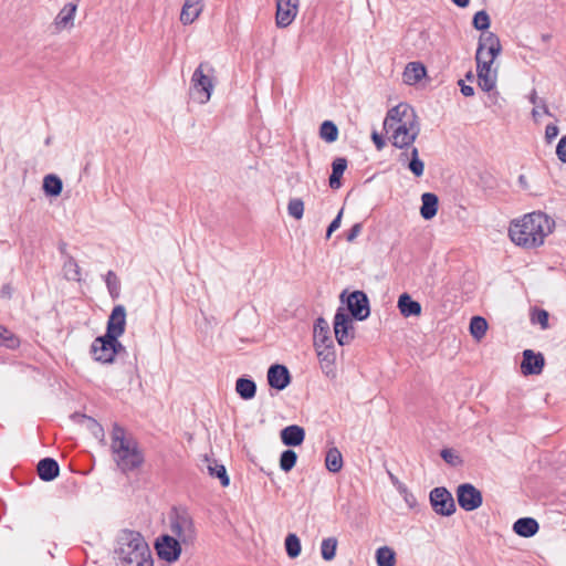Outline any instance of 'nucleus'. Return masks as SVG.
Returning <instances> with one entry per match:
<instances>
[{
  "instance_id": "f257e3e1",
  "label": "nucleus",
  "mask_w": 566,
  "mask_h": 566,
  "mask_svg": "<svg viewBox=\"0 0 566 566\" xmlns=\"http://www.w3.org/2000/svg\"><path fill=\"white\" fill-rule=\"evenodd\" d=\"M384 129L389 135L392 146L399 149L408 148L420 134L419 117L409 104L399 103L387 112Z\"/></svg>"
},
{
  "instance_id": "f03ea898",
  "label": "nucleus",
  "mask_w": 566,
  "mask_h": 566,
  "mask_svg": "<svg viewBox=\"0 0 566 566\" xmlns=\"http://www.w3.org/2000/svg\"><path fill=\"white\" fill-rule=\"evenodd\" d=\"M554 227L555 221L546 213L531 212L511 222L509 235L516 245L534 249L544 244Z\"/></svg>"
},
{
  "instance_id": "7ed1b4c3",
  "label": "nucleus",
  "mask_w": 566,
  "mask_h": 566,
  "mask_svg": "<svg viewBox=\"0 0 566 566\" xmlns=\"http://www.w3.org/2000/svg\"><path fill=\"white\" fill-rule=\"evenodd\" d=\"M116 549L118 566H153L148 544L138 532L123 531Z\"/></svg>"
},
{
  "instance_id": "20e7f679",
  "label": "nucleus",
  "mask_w": 566,
  "mask_h": 566,
  "mask_svg": "<svg viewBox=\"0 0 566 566\" xmlns=\"http://www.w3.org/2000/svg\"><path fill=\"white\" fill-rule=\"evenodd\" d=\"M112 451L114 460L123 472H129L142 465L144 457L137 442L126 436L125 429L114 423L112 430Z\"/></svg>"
},
{
  "instance_id": "39448f33",
  "label": "nucleus",
  "mask_w": 566,
  "mask_h": 566,
  "mask_svg": "<svg viewBox=\"0 0 566 566\" xmlns=\"http://www.w3.org/2000/svg\"><path fill=\"white\" fill-rule=\"evenodd\" d=\"M213 69L200 64L193 72L191 78L190 96L199 104H206L211 96L213 90Z\"/></svg>"
},
{
  "instance_id": "423d86ee",
  "label": "nucleus",
  "mask_w": 566,
  "mask_h": 566,
  "mask_svg": "<svg viewBox=\"0 0 566 566\" xmlns=\"http://www.w3.org/2000/svg\"><path fill=\"white\" fill-rule=\"evenodd\" d=\"M120 350H124L122 343L117 338L116 342L107 338V334L95 338L91 346L95 360L104 364L113 363L115 355Z\"/></svg>"
},
{
  "instance_id": "0eeeda50",
  "label": "nucleus",
  "mask_w": 566,
  "mask_h": 566,
  "mask_svg": "<svg viewBox=\"0 0 566 566\" xmlns=\"http://www.w3.org/2000/svg\"><path fill=\"white\" fill-rule=\"evenodd\" d=\"M334 333L340 346L349 344L354 339V326L352 317L339 308L334 317Z\"/></svg>"
},
{
  "instance_id": "6e6552de",
  "label": "nucleus",
  "mask_w": 566,
  "mask_h": 566,
  "mask_svg": "<svg viewBox=\"0 0 566 566\" xmlns=\"http://www.w3.org/2000/svg\"><path fill=\"white\" fill-rule=\"evenodd\" d=\"M430 503L433 511L442 516H450L455 511L452 494L446 488H434L430 492Z\"/></svg>"
},
{
  "instance_id": "1a4fd4ad",
  "label": "nucleus",
  "mask_w": 566,
  "mask_h": 566,
  "mask_svg": "<svg viewBox=\"0 0 566 566\" xmlns=\"http://www.w3.org/2000/svg\"><path fill=\"white\" fill-rule=\"evenodd\" d=\"M319 366L325 376L336 377V353L333 342L314 345Z\"/></svg>"
},
{
  "instance_id": "9d476101",
  "label": "nucleus",
  "mask_w": 566,
  "mask_h": 566,
  "mask_svg": "<svg viewBox=\"0 0 566 566\" xmlns=\"http://www.w3.org/2000/svg\"><path fill=\"white\" fill-rule=\"evenodd\" d=\"M457 499L459 505L468 512L479 509L483 502L480 490L470 483H464L458 486Z\"/></svg>"
},
{
  "instance_id": "9b49d317",
  "label": "nucleus",
  "mask_w": 566,
  "mask_h": 566,
  "mask_svg": "<svg viewBox=\"0 0 566 566\" xmlns=\"http://www.w3.org/2000/svg\"><path fill=\"white\" fill-rule=\"evenodd\" d=\"M300 0H276L275 23L279 28H286L295 20Z\"/></svg>"
},
{
  "instance_id": "f8f14e48",
  "label": "nucleus",
  "mask_w": 566,
  "mask_h": 566,
  "mask_svg": "<svg viewBox=\"0 0 566 566\" xmlns=\"http://www.w3.org/2000/svg\"><path fill=\"white\" fill-rule=\"evenodd\" d=\"M126 326V310L124 305H116L107 322L106 334L107 338L116 342L119 336H122L125 332Z\"/></svg>"
},
{
  "instance_id": "ddd939ff",
  "label": "nucleus",
  "mask_w": 566,
  "mask_h": 566,
  "mask_svg": "<svg viewBox=\"0 0 566 566\" xmlns=\"http://www.w3.org/2000/svg\"><path fill=\"white\" fill-rule=\"evenodd\" d=\"M347 307L352 316L358 321L366 319L370 314L368 298L361 291H355L348 295Z\"/></svg>"
},
{
  "instance_id": "4468645a",
  "label": "nucleus",
  "mask_w": 566,
  "mask_h": 566,
  "mask_svg": "<svg viewBox=\"0 0 566 566\" xmlns=\"http://www.w3.org/2000/svg\"><path fill=\"white\" fill-rule=\"evenodd\" d=\"M478 72V84L481 90L491 92L495 88L497 80V69L494 66V62H481L476 63Z\"/></svg>"
},
{
  "instance_id": "2eb2a0df",
  "label": "nucleus",
  "mask_w": 566,
  "mask_h": 566,
  "mask_svg": "<svg viewBox=\"0 0 566 566\" xmlns=\"http://www.w3.org/2000/svg\"><path fill=\"white\" fill-rule=\"evenodd\" d=\"M197 532L191 516L187 512L179 511V555L181 546L193 545Z\"/></svg>"
},
{
  "instance_id": "dca6fc26",
  "label": "nucleus",
  "mask_w": 566,
  "mask_h": 566,
  "mask_svg": "<svg viewBox=\"0 0 566 566\" xmlns=\"http://www.w3.org/2000/svg\"><path fill=\"white\" fill-rule=\"evenodd\" d=\"M545 359L541 353L536 354L532 349H525L523 352V360L521 364L523 375H539L543 371Z\"/></svg>"
},
{
  "instance_id": "f3484780",
  "label": "nucleus",
  "mask_w": 566,
  "mask_h": 566,
  "mask_svg": "<svg viewBox=\"0 0 566 566\" xmlns=\"http://www.w3.org/2000/svg\"><path fill=\"white\" fill-rule=\"evenodd\" d=\"M157 555L169 563L177 559V538L170 535H161L155 543Z\"/></svg>"
},
{
  "instance_id": "a211bd4d",
  "label": "nucleus",
  "mask_w": 566,
  "mask_h": 566,
  "mask_svg": "<svg viewBox=\"0 0 566 566\" xmlns=\"http://www.w3.org/2000/svg\"><path fill=\"white\" fill-rule=\"evenodd\" d=\"M268 381L276 390L285 389L291 382L289 369L283 365L271 366L268 370Z\"/></svg>"
},
{
  "instance_id": "6ab92c4d",
  "label": "nucleus",
  "mask_w": 566,
  "mask_h": 566,
  "mask_svg": "<svg viewBox=\"0 0 566 566\" xmlns=\"http://www.w3.org/2000/svg\"><path fill=\"white\" fill-rule=\"evenodd\" d=\"M201 468L206 469L211 478H217L220 484L226 488L230 484V479L227 473L226 467L220 464L217 460L205 455L201 460Z\"/></svg>"
},
{
  "instance_id": "aec40b11",
  "label": "nucleus",
  "mask_w": 566,
  "mask_h": 566,
  "mask_svg": "<svg viewBox=\"0 0 566 566\" xmlns=\"http://www.w3.org/2000/svg\"><path fill=\"white\" fill-rule=\"evenodd\" d=\"M203 10L202 0H185L179 20L184 24H191L195 22Z\"/></svg>"
},
{
  "instance_id": "412c9836",
  "label": "nucleus",
  "mask_w": 566,
  "mask_h": 566,
  "mask_svg": "<svg viewBox=\"0 0 566 566\" xmlns=\"http://www.w3.org/2000/svg\"><path fill=\"white\" fill-rule=\"evenodd\" d=\"M77 10V4L74 2L66 3L57 13L54 19L55 29L61 31L72 28L74 24V17Z\"/></svg>"
},
{
  "instance_id": "4be33fe9",
  "label": "nucleus",
  "mask_w": 566,
  "mask_h": 566,
  "mask_svg": "<svg viewBox=\"0 0 566 566\" xmlns=\"http://www.w3.org/2000/svg\"><path fill=\"white\" fill-rule=\"evenodd\" d=\"M305 439V431L297 424L285 427L281 431V440L287 447H297L303 443Z\"/></svg>"
},
{
  "instance_id": "5701e85b",
  "label": "nucleus",
  "mask_w": 566,
  "mask_h": 566,
  "mask_svg": "<svg viewBox=\"0 0 566 566\" xmlns=\"http://www.w3.org/2000/svg\"><path fill=\"white\" fill-rule=\"evenodd\" d=\"M36 472L42 481L50 482L60 473L59 463L52 458H44L39 461Z\"/></svg>"
},
{
  "instance_id": "b1692460",
  "label": "nucleus",
  "mask_w": 566,
  "mask_h": 566,
  "mask_svg": "<svg viewBox=\"0 0 566 566\" xmlns=\"http://www.w3.org/2000/svg\"><path fill=\"white\" fill-rule=\"evenodd\" d=\"M399 160L402 164L408 161V168L416 177H421L423 175L424 164L419 158V151L416 147H412L409 153L406 151L400 154Z\"/></svg>"
},
{
  "instance_id": "393cba45",
  "label": "nucleus",
  "mask_w": 566,
  "mask_h": 566,
  "mask_svg": "<svg viewBox=\"0 0 566 566\" xmlns=\"http://www.w3.org/2000/svg\"><path fill=\"white\" fill-rule=\"evenodd\" d=\"M539 530L537 521L533 517H522L514 522L513 531L522 537H532Z\"/></svg>"
},
{
  "instance_id": "a878e982",
  "label": "nucleus",
  "mask_w": 566,
  "mask_h": 566,
  "mask_svg": "<svg viewBox=\"0 0 566 566\" xmlns=\"http://www.w3.org/2000/svg\"><path fill=\"white\" fill-rule=\"evenodd\" d=\"M426 67L420 62H410L406 65L405 71L402 73L403 83L408 85H415L421 78L426 76Z\"/></svg>"
},
{
  "instance_id": "bb28decb",
  "label": "nucleus",
  "mask_w": 566,
  "mask_h": 566,
  "mask_svg": "<svg viewBox=\"0 0 566 566\" xmlns=\"http://www.w3.org/2000/svg\"><path fill=\"white\" fill-rule=\"evenodd\" d=\"M439 199L432 192H424L421 196L420 214L424 220L432 219L438 212Z\"/></svg>"
},
{
  "instance_id": "cd10ccee",
  "label": "nucleus",
  "mask_w": 566,
  "mask_h": 566,
  "mask_svg": "<svg viewBox=\"0 0 566 566\" xmlns=\"http://www.w3.org/2000/svg\"><path fill=\"white\" fill-rule=\"evenodd\" d=\"M398 308L402 316H419L421 314V305L413 301L409 294L403 293L398 298Z\"/></svg>"
},
{
  "instance_id": "c85d7f7f",
  "label": "nucleus",
  "mask_w": 566,
  "mask_h": 566,
  "mask_svg": "<svg viewBox=\"0 0 566 566\" xmlns=\"http://www.w3.org/2000/svg\"><path fill=\"white\" fill-rule=\"evenodd\" d=\"M478 50H483L491 54L500 55L502 45L499 36L493 32L482 33L479 39Z\"/></svg>"
},
{
  "instance_id": "c756f323",
  "label": "nucleus",
  "mask_w": 566,
  "mask_h": 566,
  "mask_svg": "<svg viewBox=\"0 0 566 566\" xmlns=\"http://www.w3.org/2000/svg\"><path fill=\"white\" fill-rule=\"evenodd\" d=\"M333 342L329 336V326L327 321L318 317L314 325V345Z\"/></svg>"
},
{
  "instance_id": "7c9ffc66",
  "label": "nucleus",
  "mask_w": 566,
  "mask_h": 566,
  "mask_svg": "<svg viewBox=\"0 0 566 566\" xmlns=\"http://www.w3.org/2000/svg\"><path fill=\"white\" fill-rule=\"evenodd\" d=\"M235 391L242 399L250 400L255 396L256 385L251 379L239 378L235 382Z\"/></svg>"
},
{
  "instance_id": "2f4dec72",
  "label": "nucleus",
  "mask_w": 566,
  "mask_h": 566,
  "mask_svg": "<svg viewBox=\"0 0 566 566\" xmlns=\"http://www.w3.org/2000/svg\"><path fill=\"white\" fill-rule=\"evenodd\" d=\"M326 469L332 473H337L343 468V455L337 448L328 449L325 457Z\"/></svg>"
},
{
  "instance_id": "473e14b6",
  "label": "nucleus",
  "mask_w": 566,
  "mask_h": 566,
  "mask_svg": "<svg viewBox=\"0 0 566 566\" xmlns=\"http://www.w3.org/2000/svg\"><path fill=\"white\" fill-rule=\"evenodd\" d=\"M21 345V340L18 335L0 324V347L7 349H17Z\"/></svg>"
},
{
  "instance_id": "72a5a7b5",
  "label": "nucleus",
  "mask_w": 566,
  "mask_h": 566,
  "mask_svg": "<svg viewBox=\"0 0 566 566\" xmlns=\"http://www.w3.org/2000/svg\"><path fill=\"white\" fill-rule=\"evenodd\" d=\"M376 563L377 566H395L396 565V553L389 546H381L376 551Z\"/></svg>"
},
{
  "instance_id": "f704fd0d",
  "label": "nucleus",
  "mask_w": 566,
  "mask_h": 566,
  "mask_svg": "<svg viewBox=\"0 0 566 566\" xmlns=\"http://www.w3.org/2000/svg\"><path fill=\"white\" fill-rule=\"evenodd\" d=\"M332 166H333V171L329 177V186L333 189H337L340 187V177L343 176V174L347 167V161L345 158H336L333 161Z\"/></svg>"
},
{
  "instance_id": "c9c22d12",
  "label": "nucleus",
  "mask_w": 566,
  "mask_h": 566,
  "mask_svg": "<svg viewBox=\"0 0 566 566\" xmlns=\"http://www.w3.org/2000/svg\"><path fill=\"white\" fill-rule=\"evenodd\" d=\"M488 331V322L482 316H473L470 322V334L476 340L480 342L484 338Z\"/></svg>"
},
{
  "instance_id": "e433bc0d",
  "label": "nucleus",
  "mask_w": 566,
  "mask_h": 566,
  "mask_svg": "<svg viewBox=\"0 0 566 566\" xmlns=\"http://www.w3.org/2000/svg\"><path fill=\"white\" fill-rule=\"evenodd\" d=\"M62 180L55 175H48L43 179V190L48 196L56 197L62 192Z\"/></svg>"
},
{
  "instance_id": "4c0bfd02",
  "label": "nucleus",
  "mask_w": 566,
  "mask_h": 566,
  "mask_svg": "<svg viewBox=\"0 0 566 566\" xmlns=\"http://www.w3.org/2000/svg\"><path fill=\"white\" fill-rule=\"evenodd\" d=\"M63 271L67 280L81 281V268L72 255H67V259L64 260Z\"/></svg>"
},
{
  "instance_id": "58836bf2",
  "label": "nucleus",
  "mask_w": 566,
  "mask_h": 566,
  "mask_svg": "<svg viewBox=\"0 0 566 566\" xmlns=\"http://www.w3.org/2000/svg\"><path fill=\"white\" fill-rule=\"evenodd\" d=\"M337 544L338 542L335 537H327L322 541L321 555L323 559L329 562L335 558Z\"/></svg>"
},
{
  "instance_id": "ea45409f",
  "label": "nucleus",
  "mask_w": 566,
  "mask_h": 566,
  "mask_svg": "<svg viewBox=\"0 0 566 566\" xmlns=\"http://www.w3.org/2000/svg\"><path fill=\"white\" fill-rule=\"evenodd\" d=\"M319 136L327 143H334L338 137V128L333 122L325 120L321 125Z\"/></svg>"
},
{
  "instance_id": "a19ab883",
  "label": "nucleus",
  "mask_w": 566,
  "mask_h": 566,
  "mask_svg": "<svg viewBox=\"0 0 566 566\" xmlns=\"http://www.w3.org/2000/svg\"><path fill=\"white\" fill-rule=\"evenodd\" d=\"M285 549L287 556L291 558L300 556L302 546L300 538L295 534L291 533L285 537Z\"/></svg>"
},
{
  "instance_id": "79ce46f5",
  "label": "nucleus",
  "mask_w": 566,
  "mask_h": 566,
  "mask_svg": "<svg viewBox=\"0 0 566 566\" xmlns=\"http://www.w3.org/2000/svg\"><path fill=\"white\" fill-rule=\"evenodd\" d=\"M105 283L108 290V293L113 300L119 297L120 294V282L114 271H108L105 276Z\"/></svg>"
},
{
  "instance_id": "37998d69",
  "label": "nucleus",
  "mask_w": 566,
  "mask_h": 566,
  "mask_svg": "<svg viewBox=\"0 0 566 566\" xmlns=\"http://www.w3.org/2000/svg\"><path fill=\"white\" fill-rule=\"evenodd\" d=\"M296 460H297V454L295 453V451L290 450V449L285 450L282 452L281 458H280V468L284 472H289L294 468Z\"/></svg>"
},
{
  "instance_id": "c03bdc74",
  "label": "nucleus",
  "mask_w": 566,
  "mask_h": 566,
  "mask_svg": "<svg viewBox=\"0 0 566 566\" xmlns=\"http://www.w3.org/2000/svg\"><path fill=\"white\" fill-rule=\"evenodd\" d=\"M472 24L476 30H480V31L488 30L490 28V17L486 13V11H484V10L478 11L473 17Z\"/></svg>"
},
{
  "instance_id": "a18cd8bd",
  "label": "nucleus",
  "mask_w": 566,
  "mask_h": 566,
  "mask_svg": "<svg viewBox=\"0 0 566 566\" xmlns=\"http://www.w3.org/2000/svg\"><path fill=\"white\" fill-rule=\"evenodd\" d=\"M289 214L296 220L302 219L304 213V202L301 199L294 198L287 205Z\"/></svg>"
},
{
  "instance_id": "49530a36",
  "label": "nucleus",
  "mask_w": 566,
  "mask_h": 566,
  "mask_svg": "<svg viewBox=\"0 0 566 566\" xmlns=\"http://www.w3.org/2000/svg\"><path fill=\"white\" fill-rule=\"evenodd\" d=\"M81 417L87 422V428L91 430L95 438H104V429L95 419L85 415H82Z\"/></svg>"
},
{
  "instance_id": "de8ad7c7",
  "label": "nucleus",
  "mask_w": 566,
  "mask_h": 566,
  "mask_svg": "<svg viewBox=\"0 0 566 566\" xmlns=\"http://www.w3.org/2000/svg\"><path fill=\"white\" fill-rule=\"evenodd\" d=\"M441 458L450 465L458 467L462 463L460 455L452 449H443Z\"/></svg>"
},
{
  "instance_id": "09e8293b",
  "label": "nucleus",
  "mask_w": 566,
  "mask_h": 566,
  "mask_svg": "<svg viewBox=\"0 0 566 566\" xmlns=\"http://www.w3.org/2000/svg\"><path fill=\"white\" fill-rule=\"evenodd\" d=\"M532 321L539 324L543 329L548 328V313L544 310L535 312L532 316Z\"/></svg>"
},
{
  "instance_id": "8fccbe9b",
  "label": "nucleus",
  "mask_w": 566,
  "mask_h": 566,
  "mask_svg": "<svg viewBox=\"0 0 566 566\" xmlns=\"http://www.w3.org/2000/svg\"><path fill=\"white\" fill-rule=\"evenodd\" d=\"M530 102L534 105V106H537V105H541L542 107V111L545 115H548V116H552L549 109H548V106L546 105V102L543 99V98H539L537 96V93L535 90H533L530 94Z\"/></svg>"
},
{
  "instance_id": "3c124183",
  "label": "nucleus",
  "mask_w": 566,
  "mask_h": 566,
  "mask_svg": "<svg viewBox=\"0 0 566 566\" xmlns=\"http://www.w3.org/2000/svg\"><path fill=\"white\" fill-rule=\"evenodd\" d=\"M556 156L562 163L566 164V134L559 139L556 146Z\"/></svg>"
},
{
  "instance_id": "603ef678",
  "label": "nucleus",
  "mask_w": 566,
  "mask_h": 566,
  "mask_svg": "<svg viewBox=\"0 0 566 566\" xmlns=\"http://www.w3.org/2000/svg\"><path fill=\"white\" fill-rule=\"evenodd\" d=\"M499 56V54H491L486 51H483V50H476V54H475V60H476V63H481V62H495V59Z\"/></svg>"
},
{
  "instance_id": "864d4df0",
  "label": "nucleus",
  "mask_w": 566,
  "mask_h": 566,
  "mask_svg": "<svg viewBox=\"0 0 566 566\" xmlns=\"http://www.w3.org/2000/svg\"><path fill=\"white\" fill-rule=\"evenodd\" d=\"M559 134V129L555 124H548L545 128V139L551 144Z\"/></svg>"
},
{
  "instance_id": "5fc2aeb1",
  "label": "nucleus",
  "mask_w": 566,
  "mask_h": 566,
  "mask_svg": "<svg viewBox=\"0 0 566 566\" xmlns=\"http://www.w3.org/2000/svg\"><path fill=\"white\" fill-rule=\"evenodd\" d=\"M342 216H343V209L338 212L336 218L331 222V224L327 228L326 237L329 238L334 231H336L340 227L342 222Z\"/></svg>"
},
{
  "instance_id": "6e6d98bb",
  "label": "nucleus",
  "mask_w": 566,
  "mask_h": 566,
  "mask_svg": "<svg viewBox=\"0 0 566 566\" xmlns=\"http://www.w3.org/2000/svg\"><path fill=\"white\" fill-rule=\"evenodd\" d=\"M361 230H363L361 223H355L347 233V237H346L347 241L353 242L360 234Z\"/></svg>"
},
{
  "instance_id": "4d7b16f0",
  "label": "nucleus",
  "mask_w": 566,
  "mask_h": 566,
  "mask_svg": "<svg viewBox=\"0 0 566 566\" xmlns=\"http://www.w3.org/2000/svg\"><path fill=\"white\" fill-rule=\"evenodd\" d=\"M13 287L10 283H6L2 285L1 290H0V296L1 298H4V300H10L13 295Z\"/></svg>"
},
{
  "instance_id": "13d9d810",
  "label": "nucleus",
  "mask_w": 566,
  "mask_h": 566,
  "mask_svg": "<svg viewBox=\"0 0 566 566\" xmlns=\"http://www.w3.org/2000/svg\"><path fill=\"white\" fill-rule=\"evenodd\" d=\"M371 139L376 146V148L378 150L382 149L385 147V140L384 138L377 133V132H374L371 134Z\"/></svg>"
},
{
  "instance_id": "bf43d9fd",
  "label": "nucleus",
  "mask_w": 566,
  "mask_h": 566,
  "mask_svg": "<svg viewBox=\"0 0 566 566\" xmlns=\"http://www.w3.org/2000/svg\"><path fill=\"white\" fill-rule=\"evenodd\" d=\"M459 85L461 86V93L464 95V96H472L474 94V90L472 86L470 85H465L463 83V81H460L459 82Z\"/></svg>"
},
{
  "instance_id": "052dcab7",
  "label": "nucleus",
  "mask_w": 566,
  "mask_h": 566,
  "mask_svg": "<svg viewBox=\"0 0 566 566\" xmlns=\"http://www.w3.org/2000/svg\"><path fill=\"white\" fill-rule=\"evenodd\" d=\"M171 515H170V527L172 532L177 531V509L174 506L171 509Z\"/></svg>"
},
{
  "instance_id": "680f3d73",
  "label": "nucleus",
  "mask_w": 566,
  "mask_h": 566,
  "mask_svg": "<svg viewBox=\"0 0 566 566\" xmlns=\"http://www.w3.org/2000/svg\"><path fill=\"white\" fill-rule=\"evenodd\" d=\"M541 114H544L543 111H542V107L541 105H537V106H534L533 111H532V116L535 120H538Z\"/></svg>"
},
{
  "instance_id": "e2e57ef3",
  "label": "nucleus",
  "mask_w": 566,
  "mask_h": 566,
  "mask_svg": "<svg viewBox=\"0 0 566 566\" xmlns=\"http://www.w3.org/2000/svg\"><path fill=\"white\" fill-rule=\"evenodd\" d=\"M405 501H406V503L408 504V506H409V507H411V509H412V507H415V505H416V499L413 497V495H411V494L407 493V494L405 495Z\"/></svg>"
},
{
  "instance_id": "0e129e2a",
  "label": "nucleus",
  "mask_w": 566,
  "mask_h": 566,
  "mask_svg": "<svg viewBox=\"0 0 566 566\" xmlns=\"http://www.w3.org/2000/svg\"><path fill=\"white\" fill-rule=\"evenodd\" d=\"M60 253L64 256V259H67V244L65 242L60 243L59 245Z\"/></svg>"
},
{
  "instance_id": "69168bd1",
  "label": "nucleus",
  "mask_w": 566,
  "mask_h": 566,
  "mask_svg": "<svg viewBox=\"0 0 566 566\" xmlns=\"http://www.w3.org/2000/svg\"><path fill=\"white\" fill-rule=\"evenodd\" d=\"M452 2L460 8H465L469 6L470 0H452Z\"/></svg>"
}]
</instances>
